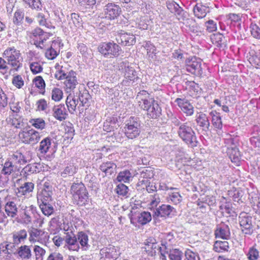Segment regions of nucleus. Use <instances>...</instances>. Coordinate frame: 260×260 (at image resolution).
Here are the masks:
<instances>
[{
	"label": "nucleus",
	"instance_id": "f257e3e1",
	"mask_svg": "<svg viewBox=\"0 0 260 260\" xmlns=\"http://www.w3.org/2000/svg\"><path fill=\"white\" fill-rule=\"evenodd\" d=\"M3 57L6 60L8 65L13 70L17 71L22 67L23 58L20 51L14 47H8L3 53Z\"/></svg>",
	"mask_w": 260,
	"mask_h": 260
},
{
	"label": "nucleus",
	"instance_id": "f03ea898",
	"mask_svg": "<svg viewBox=\"0 0 260 260\" xmlns=\"http://www.w3.org/2000/svg\"><path fill=\"white\" fill-rule=\"evenodd\" d=\"M97 49L102 56L107 58H117L122 52L119 45L113 41L101 42Z\"/></svg>",
	"mask_w": 260,
	"mask_h": 260
},
{
	"label": "nucleus",
	"instance_id": "7ed1b4c3",
	"mask_svg": "<svg viewBox=\"0 0 260 260\" xmlns=\"http://www.w3.org/2000/svg\"><path fill=\"white\" fill-rule=\"evenodd\" d=\"M178 134L182 140L189 147L194 148L197 146L198 141L195 132L187 122L180 125Z\"/></svg>",
	"mask_w": 260,
	"mask_h": 260
},
{
	"label": "nucleus",
	"instance_id": "20e7f679",
	"mask_svg": "<svg viewBox=\"0 0 260 260\" xmlns=\"http://www.w3.org/2000/svg\"><path fill=\"white\" fill-rule=\"evenodd\" d=\"M122 131L129 139L138 137L141 133V123L139 118L134 116L129 117L125 121Z\"/></svg>",
	"mask_w": 260,
	"mask_h": 260
},
{
	"label": "nucleus",
	"instance_id": "39448f33",
	"mask_svg": "<svg viewBox=\"0 0 260 260\" xmlns=\"http://www.w3.org/2000/svg\"><path fill=\"white\" fill-rule=\"evenodd\" d=\"M71 193L77 205L82 206L86 204L88 193L83 183H73L71 188Z\"/></svg>",
	"mask_w": 260,
	"mask_h": 260
},
{
	"label": "nucleus",
	"instance_id": "423d86ee",
	"mask_svg": "<svg viewBox=\"0 0 260 260\" xmlns=\"http://www.w3.org/2000/svg\"><path fill=\"white\" fill-rule=\"evenodd\" d=\"M19 137L23 143L33 145L39 142L41 136L38 132L31 128L24 130L20 132Z\"/></svg>",
	"mask_w": 260,
	"mask_h": 260
},
{
	"label": "nucleus",
	"instance_id": "0eeeda50",
	"mask_svg": "<svg viewBox=\"0 0 260 260\" xmlns=\"http://www.w3.org/2000/svg\"><path fill=\"white\" fill-rule=\"evenodd\" d=\"M239 222L243 233L248 235L253 233L252 217L248 213L246 212L241 213L239 216Z\"/></svg>",
	"mask_w": 260,
	"mask_h": 260
},
{
	"label": "nucleus",
	"instance_id": "6e6552de",
	"mask_svg": "<svg viewBox=\"0 0 260 260\" xmlns=\"http://www.w3.org/2000/svg\"><path fill=\"white\" fill-rule=\"evenodd\" d=\"M32 157V152L30 151H25L22 152L20 151H17L14 153L10 157V160L15 166L17 165H24L29 162Z\"/></svg>",
	"mask_w": 260,
	"mask_h": 260
},
{
	"label": "nucleus",
	"instance_id": "1a4fd4ad",
	"mask_svg": "<svg viewBox=\"0 0 260 260\" xmlns=\"http://www.w3.org/2000/svg\"><path fill=\"white\" fill-rule=\"evenodd\" d=\"M36 216H38L37 208L32 205L26 207L20 211L19 214L20 222L25 224L31 223L33 217H36Z\"/></svg>",
	"mask_w": 260,
	"mask_h": 260
},
{
	"label": "nucleus",
	"instance_id": "9d476101",
	"mask_svg": "<svg viewBox=\"0 0 260 260\" xmlns=\"http://www.w3.org/2000/svg\"><path fill=\"white\" fill-rule=\"evenodd\" d=\"M29 240L31 242H38L42 244H46L49 240V236L48 233L41 230L31 228L28 231Z\"/></svg>",
	"mask_w": 260,
	"mask_h": 260
},
{
	"label": "nucleus",
	"instance_id": "9b49d317",
	"mask_svg": "<svg viewBox=\"0 0 260 260\" xmlns=\"http://www.w3.org/2000/svg\"><path fill=\"white\" fill-rule=\"evenodd\" d=\"M120 7L114 3H109L104 7L105 17L109 20H113L117 19L121 13Z\"/></svg>",
	"mask_w": 260,
	"mask_h": 260
},
{
	"label": "nucleus",
	"instance_id": "f8f14e48",
	"mask_svg": "<svg viewBox=\"0 0 260 260\" xmlns=\"http://www.w3.org/2000/svg\"><path fill=\"white\" fill-rule=\"evenodd\" d=\"M119 255V253L115 246L109 245L100 250V260H116Z\"/></svg>",
	"mask_w": 260,
	"mask_h": 260
},
{
	"label": "nucleus",
	"instance_id": "ddd939ff",
	"mask_svg": "<svg viewBox=\"0 0 260 260\" xmlns=\"http://www.w3.org/2000/svg\"><path fill=\"white\" fill-rule=\"evenodd\" d=\"M160 248L155 239L153 237H149L143 244L142 250L149 256H154L156 255V251Z\"/></svg>",
	"mask_w": 260,
	"mask_h": 260
},
{
	"label": "nucleus",
	"instance_id": "4468645a",
	"mask_svg": "<svg viewBox=\"0 0 260 260\" xmlns=\"http://www.w3.org/2000/svg\"><path fill=\"white\" fill-rule=\"evenodd\" d=\"M137 99L139 106L144 110L147 109L149 106L155 101L150 94L145 90H141L138 93Z\"/></svg>",
	"mask_w": 260,
	"mask_h": 260
},
{
	"label": "nucleus",
	"instance_id": "2eb2a0df",
	"mask_svg": "<svg viewBox=\"0 0 260 260\" xmlns=\"http://www.w3.org/2000/svg\"><path fill=\"white\" fill-rule=\"evenodd\" d=\"M186 70L192 74L200 73L201 71V61L195 56L187 58L185 61Z\"/></svg>",
	"mask_w": 260,
	"mask_h": 260
},
{
	"label": "nucleus",
	"instance_id": "dca6fc26",
	"mask_svg": "<svg viewBox=\"0 0 260 260\" xmlns=\"http://www.w3.org/2000/svg\"><path fill=\"white\" fill-rule=\"evenodd\" d=\"M175 102L186 116H191L193 115L194 107L188 100L185 99L177 98Z\"/></svg>",
	"mask_w": 260,
	"mask_h": 260
},
{
	"label": "nucleus",
	"instance_id": "f3484780",
	"mask_svg": "<svg viewBox=\"0 0 260 260\" xmlns=\"http://www.w3.org/2000/svg\"><path fill=\"white\" fill-rule=\"evenodd\" d=\"M116 40L119 44L124 46H133L136 42L135 36L127 32L119 33Z\"/></svg>",
	"mask_w": 260,
	"mask_h": 260
},
{
	"label": "nucleus",
	"instance_id": "a211bd4d",
	"mask_svg": "<svg viewBox=\"0 0 260 260\" xmlns=\"http://www.w3.org/2000/svg\"><path fill=\"white\" fill-rule=\"evenodd\" d=\"M32 35L34 37L35 44L37 47H39L41 49L43 48V43L48 39V34L40 28H36L32 30Z\"/></svg>",
	"mask_w": 260,
	"mask_h": 260
},
{
	"label": "nucleus",
	"instance_id": "6ab92c4d",
	"mask_svg": "<svg viewBox=\"0 0 260 260\" xmlns=\"http://www.w3.org/2000/svg\"><path fill=\"white\" fill-rule=\"evenodd\" d=\"M166 6L169 11L177 16L179 20L184 19L185 12L178 4L173 0H167Z\"/></svg>",
	"mask_w": 260,
	"mask_h": 260
},
{
	"label": "nucleus",
	"instance_id": "aec40b11",
	"mask_svg": "<svg viewBox=\"0 0 260 260\" xmlns=\"http://www.w3.org/2000/svg\"><path fill=\"white\" fill-rule=\"evenodd\" d=\"M77 84V73L72 70L66 75V92H73Z\"/></svg>",
	"mask_w": 260,
	"mask_h": 260
},
{
	"label": "nucleus",
	"instance_id": "412c9836",
	"mask_svg": "<svg viewBox=\"0 0 260 260\" xmlns=\"http://www.w3.org/2000/svg\"><path fill=\"white\" fill-rule=\"evenodd\" d=\"M174 210V208L170 205L162 204L154 210L153 216L169 217Z\"/></svg>",
	"mask_w": 260,
	"mask_h": 260
},
{
	"label": "nucleus",
	"instance_id": "4be33fe9",
	"mask_svg": "<svg viewBox=\"0 0 260 260\" xmlns=\"http://www.w3.org/2000/svg\"><path fill=\"white\" fill-rule=\"evenodd\" d=\"M214 235L216 238L229 239L231 236L229 226L225 224H220L217 225L214 232Z\"/></svg>",
	"mask_w": 260,
	"mask_h": 260
},
{
	"label": "nucleus",
	"instance_id": "5701e85b",
	"mask_svg": "<svg viewBox=\"0 0 260 260\" xmlns=\"http://www.w3.org/2000/svg\"><path fill=\"white\" fill-rule=\"evenodd\" d=\"M193 10L196 17L198 18H203L209 12V8L206 4L200 2L196 4Z\"/></svg>",
	"mask_w": 260,
	"mask_h": 260
},
{
	"label": "nucleus",
	"instance_id": "b1692460",
	"mask_svg": "<svg viewBox=\"0 0 260 260\" xmlns=\"http://www.w3.org/2000/svg\"><path fill=\"white\" fill-rule=\"evenodd\" d=\"M52 191L49 190L39 189L37 193L38 204L50 203L52 201Z\"/></svg>",
	"mask_w": 260,
	"mask_h": 260
},
{
	"label": "nucleus",
	"instance_id": "393cba45",
	"mask_svg": "<svg viewBox=\"0 0 260 260\" xmlns=\"http://www.w3.org/2000/svg\"><path fill=\"white\" fill-rule=\"evenodd\" d=\"M34 189V184L31 182H25L17 188V196L20 197L22 196H27L32 192Z\"/></svg>",
	"mask_w": 260,
	"mask_h": 260
},
{
	"label": "nucleus",
	"instance_id": "a878e982",
	"mask_svg": "<svg viewBox=\"0 0 260 260\" xmlns=\"http://www.w3.org/2000/svg\"><path fill=\"white\" fill-rule=\"evenodd\" d=\"M8 123L17 128H21L25 126L24 119L18 114L10 115L7 119Z\"/></svg>",
	"mask_w": 260,
	"mask_h": 260
},
{
	"label": "nucleus",
	"instance_id": "bb28decb",
	"mask_svg": "<svg viewBox=\"0 0 260 260\" xmlns=\"http://www.w3.org/2000/svg\"><path fill=\"white\" fill-rule=\"evenodd\" d=\"M145 111H147V114L149 118H156L161 114V109L155 101Z\"/></svg>",
	"mask_w": 260,
	"mask_h": 260
},
{
	"label": "nucleus",
	"instance_id": "cd10ccee",
	"mask_svg": "<svg viewBox=\"0 0 260 260\" xmlns=\"http://www.w3.org/2000/svg\"><path fill=\"white\" fill-rule=\"evenodd\" d=\"M66 243H67V246L70 250L78 251L79 250V245L74 234L66 233Z\"/></svg>",
	"mask_w": 260,
	"mask_h": 260
},
{
	"label": "nucleus",
	"instance_id": "c85d7f7f",
	"mask_svg": "<svg viewBox=\"0 0 260 260\" xmlns=\"http://www.w3.org/2000/svg\"><path fill=\"white\" fill-rule=\"evenodd\" d=\"M124 79L123 80L122 83L126 85L129 82H134L137 80L138 77L137 72L132 67H127L125 69Z\"/></svg>",
	"mask_w": 260,
	"mask_h": 260
},
{
	"label": "nucleus",
	"instance_id": "c756f323",
	"mask_svg": "<svg viewBox=\"0 0 260 260\" xmlns=\"http://www.w3.org/2000/svg\"><path fill=\"white\" fill-rule=\"evenodd\" d=\"M6 214L8 217L15 218L18 213V208L15 202L13 201L7 202L4 207Z\"/></svg>",
	"mask_w": 260,
	"mask_h": 260
},
{
	"label": "nucleus",
	"instance_id": "7c9ffc66",
	"mask_svg": "<svg viewBox=\"0 0 260 260\" xmlns=\"http://www.w3.org/2000/svg\"><path fill=\"white\" fill-rule=\"evenodd\" d=\"M227 153L231 160L237 166L240 164L241 155L238 147H232L227 150Z\"/></svg>",
	"mask_w": 260,
	"mask_h": 260
},
{
	"label": "nucleus",
	"instance_id": "2f4dec72",
	"mask_svg": "<svg viewBox=\"0 0 260 260\" xmlns=\"http://www.w3.org/2000/svg\"><path fill=\"white\" fill-rule=\"evenodd\" d=\"M230 249L229 243L226 241L217 240L214 242L213 250L217 253L228 252Z\"/></svg>",
	"mask_w": 260,
	"mask_h": 260
},
{
	"label": "nucleus",
	"instance_id": "473e14b6",
	"mask_svg": "<svg viewBox=\"0 0 260 260\" xmlns=\"http://www.w3.org/2000/svg\"><path fill=\"white\" fill-rule=\"evenodd\" d=\"M117 168L116 165L111 161H107L103 162L100 166V170L104 173L106 175H112L113 174Z\"/></svg>",
	"mask_w": 260,
	"mask_h": 260
},
{
	"label": "nucleus",
	"instance_id": "72a5a7b5",
	"mask_svg": "<svg viewBox=\"0 0 260 260\" xmlns=\"http://www.w3.org/2000/svg\"><path fill=\"white\" fill-rule=\"evenodd\" d=\"M211 41L213 44L217 47L225 46L226 40L223 35L220 33L214 34L211 36Z\"/></svg>",
	"mask_w": 260,
	"mask_h": 260
},
{
	"label": "nucleus",
	"instance_id": "f704fd0d",
	"mask_svg": "<svg viewBox=\"0 0 260 260\" xmlns=\"http://www.w3.org/2000/svg\"><path fill=\"white\" fill-rule=\"evenodd\" d=\"M197 124L203 128H208L210 122L207 115L203 112H198L196 115Z\"/></svg>",
	"mask_w": 260,
	"mask_h": 260
},
{
	"label": "nucleus",
	"instance_id": "c9c22d12",
	"mask_svg": "<svg viewBox=\"0 0 260 260\" xmlns=\"http://www.w3.org/2000/svg\"><path fill=\"white\" fill-rule=\"evenodd\" d=\"M43 165L40 163L29 164L26 165L23 169L25 173H37L43 170Z\"/></svg>",
	"mask_w": 260,
	"mask_h": 260
},
{
	"label": "nucleus",
	"instance_id": "e433bc0d",
	"mask_svg": "<svg viewBox=\"0 0 260 260\" xmlns=\"http://www.w3.org/2000/svg\"><path fill=\"white\" fill-rule=\"evenodd\" d=\"M78 103V99L70 92V94L66 98V106H67L68 110L70 113H74Z\"/></svg>",
	"mask_w": 260,
	"mask_h": 260
},
{
	"label": "nucleus",
	"instance_id": "4c0bfd02",
	"mask_svg": "<svg viewBox=\"0 0 260 260\" xmlns=\"http://www.w3.org/2000/svg\"><path fill=\"white\" fill-rule=\"evenodd\" d=\"M53 116L57 120L62 121L65 119V106L63 104H60L54 107Z\"/></svg>",
	"mask_w": 260,
	"mask_h": 260
},
{
	"label": "nucleus",
	"instance_id": "58836bf2",
	"mask_svg": "<svg viewBox=\"0 0 260 260\" xmlns=\"http://www.w3.org/2000/svg\"><path fill=\"white\" fill-rule=\"evenodd\" d=\"M23 17L24 14L22 12L20 11H17L15 12L13 18V22L17 27V28H14L16 31H18V32H19L21 31V30L22 29L21 23L23 19Z\"/></svg>",
	"mask_w": 260,
	"mask_h": 260
},
{
	"label": "nucleus",
	"instance_id": "ea45409f",
	"mask_svg": "<svg viewBox=\"0 0 260 260\" xmlns=\"http://www.w3.org/2000/svg\"><path fill=\"white\" fill-rule=\"evenodd\" d=\"M27 234L25 230H21L13 235V240L15 244H19L24 241L27 238Z\"/></svg>",
	"mask_w": 260,
	"mask_h": 260
},
{
	"label": "nucleus",
	"instance_id": "a19ab883",
	"mask_svg": "<svg viewBox=\"0 0 260 260\" xmlns=\"http://www.w3.org/2000/svg\"><path fill=\"white\" fill-rule=\"evenodd\" d=\"M18 254L23 259H29L31 256L30 247L27 245L21 246L18 249Z\"/></svg>",
	"mask_w": 260,
	"mask_h": 260
},
{
	"label": "nucleus",
	"instance_id": "79ce46f5",
	"mask_svg": "<svg viewBox=\"0 0 260 260\" xmlns=\"http://www.w3.org/2000/svg\"><path fill=\"white\" fill-rule=\"evenodd\" d=\"M144 47L147 51V55L149 58L152 59L156 56V48L150 41L146 42Z\"/></svg>",
	"mask_w": 260,
	"mask_h": 260
},
{
	"label": "nucleus",
	"instance_id": "37998d69",
	"mask_svg": "<svg viewBox=\"0 0 260 260\" xmlns=\"http://www.w3.org/2000/svg\"><path fill=\"white\" fill-rule=\"evenodd\" d=\"M212 117V123L215 128L221 129L222 127V123L220 114L216 111H212L210 113Z\"/></svg>",
	"mask_w": 260,
	"mask_h": 260
},
{
	"label": "nucleus",
	"instance_id": "c03bdc74",
	"mask_svg": "<svg viewBox=\"0 0 260 260\" xmlns=\"http://www.w3.org/2000/svg\"><path fill=\"white\" fill-rule=\"evenodd\" d=\"M37 21L41 26H45L49 29L54 28V26L52 24L50 21H47L45 18V16L43 13H38L37 15Z\"/></svg>",
	"mask_w": 260,
	"mask_h": 260
},
{
	"label": "nucleus",
	"instance_id": "a18cd8bd",
	"mask_svg": "<svg viewBox=\"0 0 260 260\" xmlns=\"http://www.w3.org/2000/svg\"><path fill=\"white\" fill-rule=\"evenodd\" d=\"M51 145V139L47 137L40 142L39 150L41 153L45 154L49 151Z\"/></svg>",
	"mask_w": 260,
	"mask_h": 260
},
{
	"label": "nucleus",
	"instance_id": "49530a36",
	"mask_svg": "<svg viewBox=\"0 0 260 260\" xmlns=\"http://www.w3.org/2000/svg\"><path fill=\"white\" fill-rule=\"evenodd\" d=\"M3 167L1 173L3 175H10L14 171L15 165L9 159L4 163Z\"/></svg>",
	"mask_w": 260,
	"mask_h": 260
},
{
	"label": "nucleus",
	"instance_id": "de8ad7c7",
	"mask_svg": "<svg viewBox=\"0 0 260 260\" xmlns=\"http://www.w3.org/2000/svg\"><path fill=\"white\" fill-rule=\"evenodd\" d=\"M151 218V215L149 212L144 211L138 216L137 221L139 224L144 225L150 222Z\"/></svg>",
	"mask_w": 260,
	"mask_h": 260
},
{
	"label": "nucleus",
	"instance_id": "09e8293b",
	"mask_svg": "<svg viewBox=\"0 0 260 260\" xmlns=\"http://www.w3.org/2000/svg\"><path fill=\"white\" fill-rule=\"evenodd\" d=\"M132 177V174L129 171L126 170L121 171L117 176V180L118 182H128L130 178Z\"/></svg>",
	"mask_w": 260,
	"mask_h": 260
},
{
	"label": "nucleus",
	"instance_id": "8fccbe9b",
	"mask_svg": "<svg viewBox=\"0 0 260 260\" xmlns=\"http://www.w3.org/2000/svg\"><path fill=\"white\" fill-rule=\"evenodd\" d=\"M42 212L45 215L49 216L53 213L54 209L51 204L49 203H44L39 204Z\"/></svg>",
	"mask_w": 260,
	"mask_h": 260
},
{
	"label": "nucleus",
	"instance_id": "3c124183",
	"mask_svg": "<svg viewBox=\"0 0 260 260\" xmlns=\"http://www.w3.org/2000/svg\"><path fill=\"white\" fill-rule=\"evenodd\" d=\"M50 229L51 231H54V233L62 229L65 230L64 228H62L61 227V223L57 218H53L50 220Z\"/></svg>",
	"mask_w": 260,
	"mask_h": 260
},
{
	"label": "nucleus",
	"instance_id": "603ef678",
	"mask_svg": "<svg viewBox=\"0 0 260 260\" xmlns=\"http://www.w3.org/2000/svg\"><path fill=\"white\" fill-rule=\"evenodd\" d=\"M169 198L174 205L179 204L182 201V197L179 191H174L169 194Z\"/></svg>",
	"mask_w": 260,
	"mask_h": 260
},
{
	"label": "nucleus",
	"instance_id": "864d4df0",
	"mask_svg": "<svg viewBox=\"0 0 260 260\" xmlns=\"http://www.w3.org/2000/svg\"><path fill=\"white\" fill-rule=\"evenodd\" d=\"M225 137L224 143L227 147V150H229V148H232V147H237V143L235 142V138L231 135L226 134Z\"/></svg>",
	"mask_w": 260,
	"mask_h": 260
},
{
	"label": "nucleus",
	"instance_id": "5fc2aeb1",
	"mask_svg": "<svg viewBox=\"0 0 260 260\" xmlns=\"http://www.w3.org/2000/svg\"><path fill=\"white\" fill-rule=\"evenodd\" d=\"M29 122L32 126L38 129H42L45 127V122L41 118L31 119Z\"/></svg>",
	"mask_w": 260,
	"mask_h": 260
},
{
	"label": "nucleus",
	"instance_id": "6e6d98bb",
	"mask_svg": "<svg viewBox=\"0 0 260 260\" xmlns=\"http://www.w3.org/2000/svg\"><path fill=\"white\" fill-rule=\"evenodd\" d=\"M55 69L56 70L54 75L55 78L59 80L65 79V71L63 66H60L59 64L55 65Z\"/></svg>",
	"mask_w": 260,
	"mask_h": 260
},
{
	"label": "nucleus",
	"instance_id": "4d7b16f0",
	"mask_svg": "<svg viewBox=\"0 0 260 260\" xmlns=\"http://www.w3.org/2000/svg\"><path fill=\"white\" fill-rule=\"evenodd\" d=\"M182 252L178 249L171 250L169 254L171 260H182Z\"/></svg>",
	"mask_w": 260,
	"mask_h": 260
},
{
	"label": "nucleus",
	"instance_id": "13d9d810",
	"mask_svg": "<svg viewBox=\"0 0 260 260\" xmlns=\"http://www.w3.org/2000/svg\"><path fill=\"white\" fill-rule=\"evenodd\" d=\"M116 191L119 196L125 197H128V188L124 184L121 183L117 185L116 188Z\"/></svg>",
	"mask_w": 260,
	"mask_h": 260
},
{
	"label": "nucleus",
	"instance_id": "bf43d9fd",
	"mask_svg": "<svg viewBox=\"0 0 260 260\" xmlns=\"http://www.w3.org/2000/svg\"><path fill=\"white\" fill-rule=\"evenodd\" d=\"M247 255L249 260H257L259 258V251L256 248L255 245L249 248Z\"/></svg>",
	"mask_w": 260,
	"mask_h": 260
},
{
	"label": "nucleus",
	"instance_id": "052dcab7",
	"mask_svg": "<svg viewBox=\"0 0 260 260\" xmlns=\"http://www.w3.org/2000/svg\"><path fill=\"white\" fill-rule=\"evenodd\" d=\"M34 251L35 253L36 260H43V256L46 253L45 249L39 246L35 245Z\"/></svg>",
	"mask_w": 260,
	"mask_h": 260
},
{
	"label": "nucleus",
	"instance_id": "680f3d73",
	"mask_svg": "<svg viewBox=\"0 0 260 260\" xmlns=\"http://www.w3.org/2000/svg\"><path fill=\"white\" fill-rule=\"evenodd\" d=\"M29 7L36 10H40L42 8V4L40 0H23Z\"/></svg>",
	"mask_w": 260,
	"mask_h": 260
},
{
	"label": "nucleus",
	"instance_id": "e2e57ef3",
	"mask_svg": "<svg viewBox=\"0 0 260 260\" xmlns=\"http://www.w3.org/2000/svg\"><path fill=\"white\" fill-rule=\"evenodd\" d=\"M30 69L34 74H37L41 72L43 67L40 62L34 61L30 63Z\"/></svg>",
	"mask_w": 260,
	"mask_h": 260
},
{
	"label": "nucleus",
	"instance_id": "0e129e2a",
	"mask_svg": "<svg viewBox=\"0 0 260 260\" xmlns=\"http://www.w3.org/2000/svg\"><path fill=\"white\" fill-rule=\"evenodd\" d=\"M185 256L187 260H200L198 253L189 249H187L185 251Z\"/></svg>",
	"mask_w": 260,
	"mask_h": 260
},
{
	"label": "nucleus",
	"instance_id": "69168bd1",
	"mask_svg": "<svg viewBox=\"0 0 260 260\" xmlns=\"http://www.w3.org/2000/svg\"><path fill=\"white\" fill-rule=\"evenodd\" d=\"M250 28L252 36L255 39H260V27L255 23H251Z\"/></svg>",
	"mask_w": 260,
	"mask_h": 260
},
{
	"label": "nucleus",
	"instance_id": "338daca9",
	"mask_svg": "<svg viewBox=\"0 0 260 260\" xmlns=\"http://www.w3.org/2000/svg\"><path fill=\"white\" fill-rule=\"evenodd\" d=\"M35 86L41 90H44L45 87V81L41 76H37L33 80Z\"/></svg>",
	"mask_w": 260,
	"mask_h": 260
},
{
	"label": "nucleus",
	"instance_id": "774afa93",
	"mask_svg": "<svg viewBox=\"0 0 260 260\" xmlns=\"http://www.w3.org/2000/svg\"><path fill=\"white\" fill-rule=\"evenodd\" d=\"M63 96L62 91L57 88L53 89L52 91V99L55 101H59Z\"/></svg>",
	"mask_w": 260,
	"mask_h": 260
}]
</instances>
